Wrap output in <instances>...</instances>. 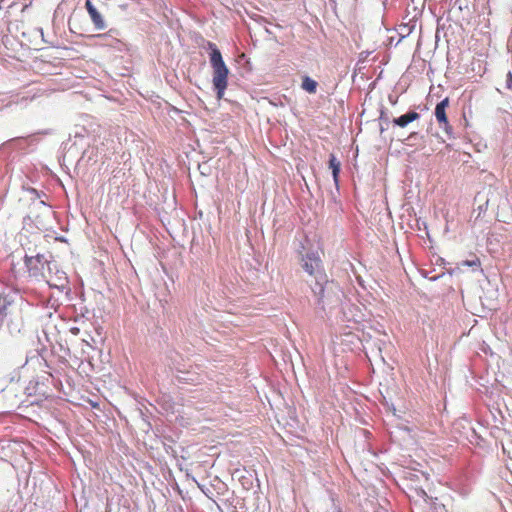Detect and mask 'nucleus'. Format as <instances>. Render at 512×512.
Listing matches in <instances>:
<instances>
[{
	"label": "nucleus",
	"mask_w": 512,
	"mask_h": 512,
	"mask_svg": "<svg viewBox=\"0 0 512 512\" xmlns=\"http://www.w3.org/2000/svg\"><path fill=\"white\" fill-rule=\"evenodd\" d=\"M194 43L198 46H202L203 48L207 47L210 50L209 61L213 70L212 84L217 98L221 99L227 88L229 74V70L223 61L221 52L214 43L206 41L201 36H194Z\"/></svg>",
	"instance_id": "nucleus-1"
},
{
	"label": "nucleus",
	"mask_w": 512,
	"mask_h": 512,
	"mask_svg": "<svg viewBox=\"0 0 512 512\" xmlns=\"http://www.w3.org/2000/svg\"><path fill=\"white\" fill-rule=\"evenodd\" d=\"M317 282L311 284V290L316 298V305L325 311L340 302L341 289L337 283L328 280L327 276H319Z\"/></svg>",
	"instance_id": "nucleus-2"
},
{
	"label": "nucleus",
	"mask_w": 512,
	"mask_h": 512,
	"mask_svg": "<svg viewBox=\"0 0 512 512\" xmlns=\"http://www.w3.org/2000/svg\"><path fill=\"white\" fill-rule=\"evenodd\" d=\"M24 264L29 276L36 280L45 277V265H47L49 273L52 272L53 268H56V264H51L43 254H37L35 256H29L26 254L24 256Z\"/></svg>",
	"instance_id": "nucleus-3"
},
{
	"label": "nucleus",
	"mask_w": 512,
	"mask_h": 512,
	"mask_svg": "<svg viewBox=\"0 0 512 512\" xmlns=\"http://www.w3.org/2000/svg\"><path fill=\"white\" fill-rule=\"evenodd\" d=\"M302 268L305 272H307L310 276L314 277V282L319 280V276H327L321 267V259L316 252H307L305 255L301 257Z\"/></svg>",
	"instance_id": "nucleus-4"
},
{
	"label": "nucleus",
	"mask_w": 512,
	"mask_h": 512,
	"mask_svg": "<svg viewBox=\"0 0 512 512\" xmlns=\"http://www.w3.org/2000/svg\"><path fill=\"white\" fill-rule=\"evenodd\" d=\"M449 105V99L445 98L442 101H440L436 107H435V117L439 124L443 127L445 132L448 135L452 134V127L448 123L447 115H446V108Z\"/></svg>",
	"instance_id": "nucleus-5"
},
{
	"label": "nucleus",
	"mask_w": 512,
	"mask_h": 512,
	"mask_svg": "<svg viewBox=\"0 0 512 512\" xmlns=\"http://www.w3.org/2000/svg\"><path fill=\"white\" fill-rule=\"evenodd\" d=\"M118 36H120L119 31L111 29L108 33L99 34L97 37L103 40V45L122 51L125 44L118 38Z\"/></svg>",
	"instance_id": "nucleus-6"
},
{
	"label": "nucleus",
	"mask_w": 512,
	"mask_h": 512,
	"mask_svg": "<svg viewBox=\"0 0 512 512\" xmlns=\"http://www.w3.org/2000/svg\"><path fill=\"white\" fill-rule=\"evenodd\" d=\"M86 10L91 18L92 23L94 24L95 28L98 30H103L106 27L105 21L101 15V13L97 10V8L90 2V0H87L85 3Z\"/></svg>",
	"instance_id": "nucleus-7"
},
{
	"label": "nucleus",
	"mask_w": 512,
	"mask_h": 512,
	"mask_svg": "<svg viewBox=\"0 0 512 512\" xmlns=\"http://www.w3.org/2000/svg\"><path fill=\"white\" fill-rule=\"evenodd\" d=\"M7 329L12 336L21 334L22 331L24 330L23 318L21 316L9 318V320L7 321Z\"/></svg>",
	"instance_id": "nucleus-8"
},
{
	"label": "nucleus",
	"mask_w": 512,
	"mask_h": 512,
	"mask_svg": "<svg viewBox=\"0 0 512 512\" xmlns=\"http://www.w3.org/2000/svg\"><path fill=\"white\" fill-rule=\"evenodd\" d=\"M420 114L415 111H410L393 119V123L399 127H406L409 123L419 119Z\"/></svg>",
	"instance_id": "nucleus-9"
},
{
	"label": "nucleus",
	"mask_w": 512,
	"mask_h": 512,
	"mask_svg": "<svg viewBox=\"0 0 512 512\" xmlns=\"http://www.w3.org/2000/svg\"><path fill=\"white\" fill-rule=\"evenodd\" d=\"M329 168L332 170L334 183L338 186L341 164L333 154H331L329 158Z\"/></svg>",
	"instance_id": "nucleus-10"
},
{
	"label": "nucleus",
	"mask_w": 512,
	"mask_h": 512,
	"mask_svg": "<svg viewBox=\"0 0 512 512\" xmlns=\"http://www.w3.org/2000/svg\"><path fill=\"white\" fill-rule=\"evenodd\" d=\"M49 274L50 277L46 281L48 286H51L53 283H56V281L68 280L66 273L64 271L57 269V267L53 268L52 272Z\"/></svg>",
	"instance_id": "nucleus-11"
},
{
	"label": "nucleus",
	"mask_w": 512,
	"mask_h": 512,
	"mask_svg": "<svg viewBox=\"0 0 512 512\" xmlns=\"http://www.w3.org/2000/svg\"><path fill=\"white\" fill-rule=\"evenodd\" d=\"M317 86H318L317 82L315 80H313L311 77L304 76L302 78L301 88L303 90H305L306 92H308L310 94L316 93Z\"/></svg>",
	"instance_id": "nucleus-12"
},
{
	"label": "nucleus",
	"mask_w": 512,
	"mask_h": 512,
	"mask_svg": "<svg viewBox=\"0 0 512 512\" xmlns=\"http://www.w3.org/2000/svg\"><path fill=\"white\" fill-rule=\"evenodd\" d=\"M49 287L52 289H57L61 293H65L67 298L70 296L71 289L69 287V280L56 281V283H53Z\"/></svg>",
	"instance_id": "nucleus-13"
},
{
	"label": "nucleus",
	"mask_w": 512,
	"mask_h": 512,
	"mask_svg": "<svg viewBox=\"0 0 512 512\" xmlns=\"http://www.w3.org/2000/svg\"><path fill=\"white\" fill-rule=\"evenodd\" d=\"M162 196H167L165 200V205H162L158 209L164 210L166 212L174 210L176 206L175 194H161Z\"/></svg>",
	"instance_id": "nucleus-14"
},
{
	"label": "nucleus",
	"mask_w": 512,
	"mask_h": 512,
	"mask_svg": "<svg viewBox=\"0 0 512 512\" xmlns=\"http://www.w3.org/2000/svg\"><path fill=\"white\" fill-rule=\"evenodd\" d=\"M191 367V364H188V365H183V367H180V366H176L175 369L178 373L180 374H183V376L181 375H177V377L179 378V380H183V381H188L189 380V370L188 368Z\"/></svg>",
	"instance_id": "nucleus-15"
},
{
	"label": "nucleus",
	"mask_w": 512,
	"mask_h": 512,
	"mask_svg": "<svg viewBox=\"0 0 512 512\" xmlns=\"http://www.w3.org/2000/svg\"><path fill=\"white\" fill-rule=\"evenodd\" d=\"M194 483L197 484L198 488L200 489V491L202 492V494L204 496H206L209 499L213 498L214 490L211 487H208L205 484L198 483L195 479H194Z\"/></svg>",
	"instance_id": "nucleus-16"
},
{
	"label": "nucleus",
	"mask_w": 512,
	"mask_h": 512,
	"mask_svg": "<svg viewBox=\"0 0 512 512\" xmlns=\"http://www.w3.org/2000/svg\"><path fill=\"white\" fill-rule=\"evenodd\" d=\"M460 266L464 267H472L473 269L480 267V260L477 257H474L471 260H464L460 263Z\"/></svg>",
	"instance_id": "nucleus-17"
},
{
	"label": "nucleus",
	"mask_w": 512,
	"mask_h": 512,
	"mask_svg": "<svg viewBox=\"0 0 512 512\" xmlns=\"http://www.w3.org/2000/svg\"><path fill=\"white\" fill-rule=\"evenodd\" d=\"M506 88L512 91V72H508L506 75Z\"/></svg>",
	"instance_id": "nucleus-18"
},
{
	"label": "nucleus",
	"mask_w": 512,
	"mask_h": 512,
	"mask_svg": "<svg viewBox=\"0 0 512 512\" xmlns=\"http://www.w3.org/2000/svg\"><path fill=\"white\" fill-rule=\"evenodd\" d=\"M48 305H50L51 307H53L55 310L57 309V307L59 306V303H58V300L57 299H54L53 297H51L49 300H48Z\"/></svg>",
	"instance_id": "nucleus-19"
},
{
	"label": "nucleus",
	"mask_w": 512,
	"mask_h": 512,
	"mask_svg": "<svg viewBox=\"0 0 512 512\" xmlns=\"http://www.w3.org/2000/svg\"><path fill=\"white\" fill-rule=\"evenodd\" d=\"M380 121H381V123H382V122H385L386 124H388V123H389V119H388V117H385V116H384V111H381Z\"/></svg>",
	"instance_id": "nucleus-20"
},
{
	"label": "nucleus",
	"mask_w": 512,
	"mask_h": 512,
	"mask_svg": "<svg viewBox=\"0 0 512 512\" xmlns=\"http://www.w3.org/2000/svg\"><path fill=\"white\" fill-rule=\"evenodd\" d=\"M70 332L73 334V335H78L80 333V328L78 327H71L70 328Z\"/></svg>",
	"instance_id": "nucleus-21"
},
{
	"label": "nucleus",
	"mask_w": 512,
	"mask_h": 512,
	"mask_svg": "<svg viewBox=\"0 0 512 512\" xmlns=\"http://www.w3.org/2000/svg\"><path fill=\"white\" fill-rule=\"evenodd\" d=\"M30 222H33V220H32V218H31V216H30V215H27L26 217H24V219H23V223H24L25 225H28Z\"/></svg>",
	"instance_id": "nucleus-22"
},
{
	"label": "nucleus",
	"mask_w": 512,
	"mask_h": 512,
	"mask_svg": "<svg viewBox=\"0 0 512 512\" xmlns=\"http://www.w3.org/2000/svg\"><path fill=\"white\" fill-rule=\"evenodd\" d=\"M36 205L39 206V207H43V208H46V206H47L46 203L44 201H42V200L39 201Z\"/></svg>",
	"instance_id": "nucleus-23"
},
{
	"label": "nucleus",
	"mask_w": 512,
	"mask_h": 512,
	"mask_svg": "<svg viewBox=\"0 0 512 512\" xmlns=\"http://www.w3.org/2000/svg\"><path fill=\"white\" fill-rule=\"evenodd\" d=\"M384 130H385V126H383V124L381 123L380 124V132L382 133V132H384Z\"/></svg>",
	"instance_id": "nucleus-24"
},
{
	"label": "nucleus",
	"mask_w": 512,
	"mask_h": 512,
	"mask_svg": "<svg viewBox=\"0 0 512 512\" xmlns=\"http://www.w3.org/2000/svg\"><path fill=\"white\" fill-rule=\"evenodd\" d=\"M259 21H260V22H264V23H266V22H267L263 17H259Z\"/></svg>",
	"instance_id": "nucleus-25"
},
{
	"label": "nucleus",
	"mask_w": 512,
	"mask_h": 512,
	"mask_svg": "<svg viewBox=\"0 0 512 512\" xmlns=\"http://www.w3.org/2000/svg\"><path fill=\"white\" fill-rule=\"evenodd\" d=\"M200 172L202 175H205V169H202Z\"/></svg>",
	"instance_id": "nucleus-26"
},
{
	"label": "nucleus",
	"mask_w": 512,
	"mask_h": 512,
	"mask_svg": "<svg viewBox=\"0 0 512 512\" xmlns=\"http://www.w3.org/2000/svg\"><path fill=\"white\" fill-rule=\"evenodd\" d=\"M338 512H341V511H338Z\"/></svg>",
	"instance_id": "nucleus-27"
}]
</instances>
